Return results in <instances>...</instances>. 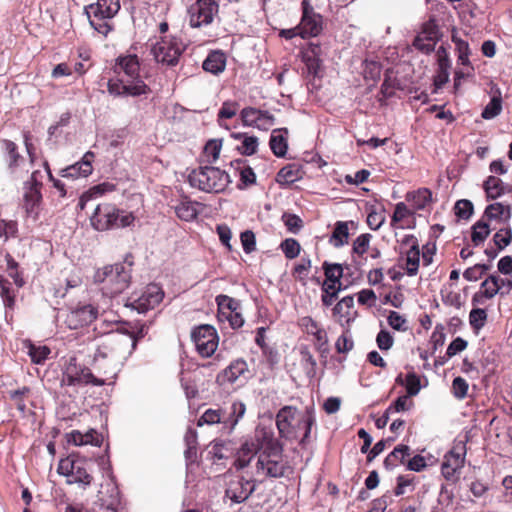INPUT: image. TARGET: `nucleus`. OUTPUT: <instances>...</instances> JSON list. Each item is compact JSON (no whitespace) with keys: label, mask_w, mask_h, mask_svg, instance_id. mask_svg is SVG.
<instances>
[{"label":"nucleus","mask_w":512,"mask_h":512,"mask_svg":"<svg viewBox=\"0 0 512 512\" xmlns=\"http://www.w3.org/2000/svg\"><path fill=\"white\" fill-rule=\"evenodd\" d=\"M316 419L312 408L304 413L294 406H284L276 414V426L281 438L286 440H299L304 447L309 442L312 426Z\"/></svg>","instance_id":"f257e3e1"},{"label":"nucleus","mask_w":512,"mask_h":512,"mask_svg":"<svg viewBox=\"0 0 512 512\" xmlns=\"http://www.w3.org/2000/svg\"><path fill=\"white\" fill-rule=\"evenodd\" d=\"M132 212H127L111 203L98 204L90 217L91 226L99 232L130 227L135 222Z\"/></svg>","instance_id":"f03ea898"},{"label":"nucleus","mask_w":512,"mask_h":512,"mask_svg":"<svg viewBox=\"0 0 512 512\" xmlns=\"http://www.w3.org/2000/svg\"><path fill=\"white\" fill-rule=\"evenodd\" d=\"M131 263H116L99 269L94 276L103 295L113 298L128 288L131 281Z\"/></svg>","instance_id":"7ed1b4c3"},{"label":"nucleus","mask_w":512,"mask_h":512,"mask_svg":"<svg viewBox=\"0 0 512 512\" xmlns=\"http://www.w3.org/2000/svg\"><path fill=\"white\" fill-rule=\"evenodd\" d=\"M230 182L224 170L209 165L199 166L188 174L189 185L205 193H221Z\"/></svg>","instance_id":"20e7f679"},{"label":"nucleus","mask_w":512,"mask_h":512,"mask_svg":"<svg viewBox=\"0 0 512 512\" xmlns=\"http://www.w3.org/2000/svg\"><path fill=\"white\" fill-rule=\"evenodd\" d=\"M120 10L119 0H96L85 7L90 25L99 33L107 36L112 30L111 19Z\"/></svg>","instance_id":"39448f33"},{"label":"nucleus","mask_w":512,"mask_h":512,"mask_svg":"<svg viewBox=\"0 0 512 512\" xmlns=\"http://www.w3.org/2000/svg\"><path fill=\"white\" fill-rule=\"evenodd\" d=\"M466 443L462 440H456L452 448L444 455L441 464V474L446 481L456 484L460 478V473L466 459Z\"/></svg>","instance_id":"423d86ee"},{"label":"nucleus","mask_w":512,"mask_h":512,"mask_svg":"<svg viewBox=\"0 0 512 512\" xmlns=\"http://www.w3.org/2000/svg\"><path fill=\"white\" fill-rule=\"evenodd\" d=\"M129 348V339L121 336L120 332L108 333L106 338L98 345L94 355L95 361L99 359H125L127 357V349Z\"/></svg>","instance_id":"0eeeda50"},{"label":"nucleus","mask_w":512,"mask_h":512,"mask_svg":"<svg viewBox=\"0 0 512 512\" xmlns=\"http://www.w3.org/2000/svg\"><path fill=\"white\" fill-rule=\"evenodd\" d=\"M183 50L184 46L177 38L165 36L153 45L152 54L158 63L175 66Z\"/></svg>","instance_id":"6e6552de"},{"label":"nucleus","mask_w":512,"mask_h":512,"mask_svg":"<svg viewBox=\"0 0 512 512\" xmlns=\"http://www.w3.org/2000/svg\"><path fill=\"white\" fill-rule=\"evenodd\" d=\"M219 11V0H196L189 9V24L193 28L210 25Z\"/></svg>","instance_id":"1a4fd4ad"},{"label":"nucleus","mask_w":512,"mask_h":512,"mask_svg":"<svg viewBox=\"0 0 512 512\" xmlns=\"http://www.w3.org/2000/svg\"><path fill=\"white\" fill-rule=\"evenodd\" d=\"M191 338L197 352L204 358L211 357L218 347V334L211 325L205 324L194 328L191 332Z\"/></svg>","instance_id":"9d476101"},{"label":"nucleus","mask_w":512,"mask_h":512,"mask_svg":"<svg viewBox=\"0 0 512 512\" xmlns=\"http://www.w3.org/2000/svg\"><path fill=\"white\" fill-rule=\"evenodd\" d=\"M57 471L60 475L67 477L68 484H79L84 489L88 487L93 480L92 475L88 473L83 463L71 457L61 459Z\"/></svg>","instance_id":"9b49d317"},{"label":"nucleus","mask_w":512,"mask_h":512,"mask_svg":"<svg viewBox=\"0 0 512 512\" xmlns=\"http://www.w3.org/2000/svg\"><path fill=\"white\" fill-rule=\"evenodd\" d=\"M441 36L436 19L434 17H430L423 23L421 31L415 37L413 47L422 53L429 54L434 51Z\"/></svg>","instance_id":"f8f14e48"},{"label":"nucleus","mask_w":512,"mask_h":512,"mask_svg":"<svg viewBox=\"0 0 512 512\" xmlns=\"http://www.w3.org/2000/svg\"><path fill=\"white\" fill-rule=\"evenodd\" d=\"M108 92L114 96H140L150 92L148 85L143 80H129L124 76L110 79L107 84Z\"/></svg>","instance_id":"ddd939ff"},{"label":"nucleus","mask_w":512,"mask_h":512,"mask_svg":"<svg viewBox=\"0 0 512 512\" xmlns=\"http://www.w3.org/2000/svg\"><path fill=\"white\" fill-rule=\"evenodd\" d=\"M164 297V292L156 284H150L146 287L140 296H131L126 303L127 307H131L138 313H145L150 309H154Z\"/></svg>","instance_id":"4468645a"},{"label":"nucleus","mask_w":512,"mask_h":512,"mask_svg":"<svg viewBox=\"0 0 512 512\" xmlns=\"http://www.w3.org/2000/svg\"><path fill=\"white\" fill-rule=\"evenodd\" d=\"M256 472L269 478H282L292 473V468L288 461L282 457L258 456L256 462Z\"/></svg>","instance_id":"2eb2a0df"},{"label":"nucleus","mask_w":512,"mask_h":512,"mask_svg":"<svg viewBox=\"0 0 512 512\" xmlns=\"http://www.w3.org/2000/svg\"><path fill=\"white\" fill-rule=\"evenodd\" d=\"M302 17L298 24L302 32V38L315 37L319 35L323 29V18L315 12L314 8L309 4L308 0H303Z\"/></svg>","instance_id":"dca6fc26"},{"label":"nucleus","mask_w":512,"mask_h":512,"mask_svg":"<svg viewBox=\"0 0 512 512\" xmlns=\"http://www.w3.org/2000/svg\"><path fill=\"white\" fill-rule=\"evenodd\" d=\"M254 442L257 444L258 456L282 457L283 445L273 436L271 431L261 429L256 431Z\"/></svg>","instance_id":"f3484780"},{"label":"nucleus","mask_w":512,"mask_h":512,"mask_svg":"<svg viewBox=\"0 0 512 512\" xmlns=\"http://www.w3.org/2000/svg\"><path fill=\"white\" fill-rule=\"evenodd\" d=\"M240 118L244 126L268 130L274 125L275 117L266 110L254 107H245L240 111Z\"/></svg>","instance_id":"a211bd4d"},{"label":"nucleus","mask_w":512,"mask_h":512,"mask_svg":"<svg viewBox=\"0 0 512 512\" xmlns=\"http://www.w3.org/2000/svg\"><path fill=\"white\" fill-rule=\"evenodd\" d=\"M62 381L69 386L82 383L93 384L95 386H102L105 384V380L96 378L89 368L79 367L73 363H70L66 368Z\"/></svg>","instance_id":"6ab92c4d"},{"label":"nucleus","mask_w":512,"mask_h":512,"mask_svg":"<svg viewBox=\"0 0 512 512\" xmlns=\"http://www.w3.org/2000/svg\"><path fill=\"white\" fill-rule=\"evenodd\" d=\"M97 317L98 308L85 304L72 309L66 317V323L70 329H79L90 325Z\"/></svg>","instance_id":"aec40b11"},{"label":"nucleus","mask_w":512,"mask_h":512,"mask_svg":"<svg viewBox=\"0 0 512 512\" xmlns=\"http://www.w3.org/2000/svg\"><path fill=\"white\" fill-rule=\"evenodd\" d=\"M333 318L341 327H350L358 316L355 309L354 297L351 295L343 297L332 309Z\"/></svg>","instance_id":"412c9836"},{"label":"nucleus","mask_w":512,"mask_h":512,"mask_svg":"<svg viewBox=\"0 0 512 512\" xmlns=\"http://www.w3.org/2000/svg\"><path fill=\"white\" fill-rule=\"evenodd\" d=\"M249 374L248 364L242 359H236L230 363L221 373L216 377V382L220 385L226 383L233 384L240 378L247 379Z\"/></svg>","instance_id":"4be33fe9"},{"label":"nucleus","mask_w":512,"mask_h":512,"mask_svg":"<svg viewBox=\"0 0 512 512\" xmlns=\"http://www.w3.org/2000/svg\"><path fill=\"white\" fill-rule=\"evenodd\" d=\"M118 76L129 80H142L139 76L140 63L136 55L119 56L114 67Z\"/></svg>","instance_id":"5701e85b"},{"label":"nucleus","mask_w":512,"mask_h":512,"mask_svg":"<svg viewBox=\"0 0 512 512\" xmlns=\"http://www.w3.org/2000/svg\"><path fill=\"white\" fill-rule=\"evenodd\" d=\"M255 484L250 480L240 477L230 482L226 490V496L234 503H242L255 491Z\"/></svg>","instance_id":"b1692460"},{"label":"nucleus","mask_w":512,"mask_h":512,"mask_svg":"<svg viewBox=\"0 0 512 512\" xmlns=\"http://www.w3.org/2000/svg\"><path fill=\"white\" fill-rule=\"evenodd\" d=\"M94 157L95 154L93 152H86L80 161L62 169L60 175L64 178L71 179L89 176L93 171L92 162Z\"/></svg>","instance_id":"393cba45"},{"label":"nucleus","mask_w":512,"mask_h":512,"mask_svg":"<svg viewBox=\"0 0 512 512\" xmlns=\"http://www.w3.org/2000/svg\"><path fill=\"white\" fill-rule=\"evenodd\" d=\"M246 412V406L241 401H234L228 408L222 407V425L223 429H226L231 433L239 420L244 416Z\"/></svg>","instance_id":"a878e982"},{"label":"nucleus","mask_w":512,"mask_h":512,"mask_svg":"<svg viewBox=\"0 0 512 512\" xmlns=\"http://www.w3.org/2000/svg\"><path fill=\"white\" fill-rule=\"evenodd\" d=\"M415 211L407 207L404 202H399L395 206L394 213L391 217V226L394 229L411 228L414 224Z\"/></svg>","instance_id":"bb28decb"},{"label":"nucleus","mask_w":512,"mask_h":512,"mask_svg":"<svg viewBox=\"0 0 512 512\" xmlns=\"http://www.w3.org/2000/svg\"><path fill=\"white\" fill-rule=\"evenodd\" d=\"M1 144L4 150V158L7 164V168L9 172L13 174L24 162V157L19 153L18 146L15 142L8 139H3Z\"/></svg>","instance_id":"cd10ccee"},{"label":"nucleus","mask_w":512,"mask_h":512,"mask_svg":"<svg viewBox=\"0 0 512 512\" xmlns=\"http://www.w3.org/2000/svg\"><path fill=\"white\" fill-rule=\"evenodd\" d=\"M511 217V210L509 206H504L502 203L496 202L488 205L483 213L482 218L488 223L492 221L501 223H508Z\"/></svg>","instance_id":"c85d7f7f"},{"label":"nucleus","mask_w":512,"mask_h":512,"mask_svg":"<svg viewBox=\"0 0 512 512\" xmlns=\"http://www.w3.org/2000/svg\"><path fill=\"white\" fill-rule=\"evenodd\" d=\"M288 129L280 128L274 129L271 133L269 146L273 154L282 158L285 157L288 149V141H287Z\"/></svg>","instance_id":"c756f323"},{"label":"nucleus","mask_w":512,"mask_h":512,"mask_svg":"<svg viewBox=\"0 0 512 512\" xmlns=\"http://www.w3.org/2000/svg\"><path fill=\"white\" fill-rule=\"evenodd\" d=\"M257 454L259 453L257 452V444L254 442V440H246L241 445L237 452V457L234 461V466L238 470L247 467L250 464L253 457Z\"/></svg>","instance_id":"7c9ffc66"},{"label":"nucleus","mask_w":512,"mask_h":512,"mask_svg":"<svg viewBox=\"0 0 512 512\" xmlns=\"http://www.w3.org/2000/svg\"><path fill=\"white\" fill-rule=\"evenodd\" d=\"M483 189L488 200H495L506 192H511L512 188H506L503 181L496 176H488L483 183Z\"/></svg>","instance_id":"2f4dec72"},{"label":"nucleus","mask_w":512,"mask_h":512,"mask_svg":"<svg viewBox=\"0 0 512 512\" xmlns=\"http://www.w3.org/2000/svg\"><path fill=\"white\" fill-rule=\"evenodd\" d=\"M226 67V57L221 51H213L208 54L202 63L204 71L218 75L223 72Z\"/></svg>","instance_id":"473e14b6"},{"label":"nucleus","mask_w":512,"mask_h":512,"mask_svg":"<svg viewBox=\"0 0 512 512\" xmlns=\"http://www.w3.org/2000/svg\"><path fill=\"white\" fill-rule=\"evenodd\" d=\"M322 269L326 278L323 283L344 289L342 281L343 269L341 268V264L324 261Z\"/></svg>","instance_id":"72a5a7b5"},{"label":"nucleus","mask_w":512,"mask_h":512,"mask_svg":"<svg viewBox=\"0 0 512 512\" xmlns=\"http://www.w3.org/2000/svg\"><path fill=\"white\" fill-rule=\"evenodd\" d=\"M494 283L490 281V275L481 283L479 291L474 293L471 299L473 306L484 305L486 300L494 298L499 292H495Z\"/></svg>","instance_id":"f704fd0d"},{"label":"nucleus","mask_w":512,"mask_h":512,"mask_svg":"<svg viewBox=\"0 0 512 512\" xmlns=\"http://www.w3.org/2000/svg\"><path fill=\"white\" fill-rule=\"evenodd\" d=\"M406 200L412 203L414 211L423 210L432 201V192L428 188H420L407 193Z\"/></svg>","instance_id":"c9c22d12"},{"label":"nucleus","mask_w":512,"mask_h":512,"mask_svg":"<svg viewBox=\"0 0 512 512\" xmlns=\"http://www.w3.org/2000/svg\"><path fill=\"white\" fill-rule=\"evenodd\" d=\"M301 179V170L296 164H288L277 173L276 181L280 185H289Z\"/></svg>","instance_id":"e433bc0d"},{"label":"nucleus","mask_w":512,"mask_h":512,"mask_svg":"<svg viewBox=\"0 0 512 512\" xmlns=\"http://www.w3.org/2000/svg\"><path fill=\"white\" fill-rule=\"evenodd\" d=\"M231 136L235 139H242V143L237 147V150L246 156H251L257 152L258 138L256 136H248L245 133H232Z\"/></svg>","instance_id":"4c0bfd02"},{"label":"nucleus","mask_w":512,"mask_h":512,"mask_svg":"<svg viewBox=\"0 0 512 512\" xmlns=\"http://www.w3.org/2000/svg\"><path fill=\"white\" fill-rule=\"evenodd\" d=\"M471 230V241L475 246H479L484 243L491 232L490 223L481 217V219L472 226Z\"/></svg>","instance_id":"58836bf2"},{"label":"nucleus","mask_w":512,"mask_h":512,"mask_svg":"<svg viewBox=\"0 0 512 512\" xmlns=\"http://www.w3.org/2000/svg\"><path fill=\"white\" fill-rule=\"evenodd\" d=\"M348 222L338 221L335 224L334 230L330 237L329 242L334 247H341L348 243L349 229Z\"/></svg>","instance_id":"ea45409f"},{"label":"nucleus","mask_w":512,"mask_h":512,"mask_svg":"<svg viewBox=\"0 0 512 512\" xmlns=\"http://www.w3.org/2000/svg\"><path fill=\"white\" fill-rule=\"evenodd\" d=\"M502 111V97L499 89H496L490 102L483 109L481 116L483 119L490 120L498 116Z\"/></svg>","instance_id":"a19ab883"},{"label":"nucleus","mask_w":512,"mask_h":512,"mask_svg":"<svg viewBox=\"0 0 512 512\" xmlns=\"http://www.w3.org/2000/svg\"><path fill=\"white\" fill-rule=\"evenodd\" d=\"M197 203L192 201H181L175 206L176 215L184 221H192L198 215Z\"/></svg>","instance_id":"79ce46f5"},{"label":"nucleus","mask_w":512,"mask_h":512,"mask_svg":"<svg viewBox=\"0 0 512 512\" xmlns=\"http://www.w3.org/2000/svg\"><path fill=\"white\" fill-rule=\"evenodd\" d=\"M452 41L456 46L458 62L461 65L470 67L473 70V68L470 66L469 61L470 49L468 42L461 39L456 33L452 34Z\"/></svg>","instance_id":"37998d69"},{"label":"nucleus","mask_w":512,"mask_h":512,"mask_svg":"<svg viewBox=\"0 0 512 512\" xmlns=\"http://www.w3.org/2000/svg\"><path fill=\"white\" fill-rule=\"evenodd\" d=\"M236 169L239 170L240 181L238 185L240 189L255 184L256 175L250 166H247L242 160H236Z\"/></svg>","instance_id":"c03bdc74"},{"label":"nucleus","mask_w":512,"mask_h":512,"mask_svg":"<svg viewBox=\"0 0 512 512\" xmlns=\"http://www.w3.org/2000/svg\"><path fill=\"white\" fill-rule=\"evenodd\" d=\"M410 455V448L407 445H399L386 456V467L404 464L406 457Z\"/></svg>","instance_id":"a18cd8bd"},{"label":"nucleus","mask_w":512,"mask_h":512,"mask_svg":"<svg viewBox=\"0 0 512 512\" xmlns=\"http://www.w3.org/2000/svg\"><path fill=\"white\" fill-rule=\"evenodd\" d=\"M222 407L207 409L198 419L197 426L222 424Z\"/></svg>","instance_id":"49530a36"},{"label":"nucleus","mask_w":512,"mask_h":512,"mask_svg":"<svg viewBox=\"0 0 512 512\" xmlns=\"http://www.w3.org/2000/svg\"><path fill=\"white\" fill-rule=\"evenodd\" d=\"M487 317L488 315L485 309L474 306L469 313L470 326L475 332H478L485 326Z\"/></svg>","instance_id":"de8ad7c7"},{"label":"nucleus","mask_w":512,"mask_h":512,"mask_svg":"<svg viewBox=\"0 0 512 512\" xmlns=\"http://www.w3.org/2000/svg\"><path fill=\"white\" fill-rule=\"evenodd\" d=\"M239 103L237 101L233 100H227L222 103L221 108L218 111L217 114V122L220 126H222V120L224 119H231L234 116H236L238 110H239Z\"/></svg>","instance_id":"09e8293b"},{"label":"nucleus","mask_w":512,"mask_h":512,"mask_svg":"<svg viewBox=\"0 0 512 512\" xmlns=\"http://www.w3.org/2000/svg\"><path fill=\"white\" fill-rule=\"evenodd\" d=\"M406 254V272L409 276H415L419 270L420 250L419 247L415 249H408Z\"/></svg>","instance_id":"8fccbe9b"},{"label":"nucleus","mask_w":512,"mask_h":512,"mask_svg":"<svg viewBox=\"0 0 512 512\" xmlns=\"http://www.w3.org/2000/svg\"><path fill=\"white\" fill-rule=\"evenodd\" d=\"M397 381H400L402 384L405 385L406 391L408 396L412 397L419 393L421 385H420V378L419 376L414 373L410 372L406 375L404 382L401 379V375L397 377Z\"/></svg>","instance_id":"3c124183"},{"label":"nucleus","mask_w":512,"mask_h":512,"mask_svg":"<svg viewBox=\"0 0 512 512\" xmlns=\"http://www.w3.org/2000/svg\"><path fill=\"white\" fill-rule=\"evenodd\" d=\"M42 195L37 187H29L24 195L25 209L28 214L34 212L35 207L40 203Z\"/></svg>","instance_id":"603ef678"},{"label":"nucleus","mask_w":512,"mask_h":512,"mask_svg":"<svg viewBox=\"0 0 512 512\" xmlns=\"http://www.w3.org/2000/svg\"><path fill=\"white\" fill-rule=\"evenodd\" d=\"M28 355L31 361L35 364H42L50 354V349L47 346H36L31 342L27 344Z\"/></svg>","instance_id":"864d4df0"},{"label":"nucleus","mask_w":512,"mask_h":512,"mask_svg":"<svg viewBox=\"0 0 512 512\" xmlns=\"http://www.w3.org/2000/svg\"><path fill=\"white\" fill-rule=\"evenodd\" d=\"M321 290L322 304L325 307H329L338 299V295L343 289L334 287L333 285H328L327 283H322Z\"/></svg>","instance_id":"5fc2aeb1"},{"label":"nucleus","mask_w":512,"mask_h":512,"mask_svg":"<svg viewBox=\"0 0 512 512\" xmlns=\"http://www.w3.org/2000/svg\"><path fill=\"white\" fill-rule=\"evenodd\" d=\"M222 148L221 139H211L204 146V156L207 162L214 163L219 158V154Z\"/></svg>","instance_id":"6e6d98bb"},{"label":"nucleus","mask_w":512,"mask_h":512,"mask_svg":"<svg viewBox=\"0 0 512 512\" xmlns=\"http://www.w3.org/2000/svg\"><path fill=\"white\" fill-rule=\"evenodd\" d=\"M148 332V327L145 324H141L137 330L132 332L121 333V336H125L129 339V348L127 349V355H130L135 350L137 342L142 339Z\"/></svg>","instance_id":"4d7b16f0"},{"label":"nucleus","mask_w":512,"mask_h":512,"mask_svg":"<svg viewBox=\"0 0 512 512\" xmlns=\"http://www.w3.org/2000/svg\"><path fill=\"white\" fill-rule=\"evenodd\" d=\"M512 242V230L510 227L499 229L493 236V243L498 250H503Z\"/></svg>","instance_id":"13d9d810"},{"label":"nucleus","mask_w":512,"mask_h":512,"mask_svg":"<svg viewBox=\"0 0 512 512\" xmlns=\"http://www.w3.org/2000/svg\"><path fill=\"white\" fill-rule=\"evenodd\" d=\"M353 345L354 343L350 335V327H343V333L335 343L337 352L347 353L353 348Z\"/></svg>","instance_id":"bf43d9fd"},{"label":"nucleus","mask_w":512,"mask_h":512,"mask_svg":"<svg viewBox=\"0 0 512 512\" xmlns=\"http://www.w3.org/2000/svg\"><path fill=\"white\" fill-rule=\"evenodd\" d=\"M413 406V401L408 395L399 396L390 406L386 409V422L388 421V412H401L407 411Z\"/></svg>","instance_id":"052dcab7"},{"label":"nucleus","mask_w":512,"mask_h":512,"mask_svg":"<svg viewBox=\"0 0 512 512\" xmlns=\"http://www.w3.org/2000/svg\"><path fill=\"white\" fill-rule=\"evenodd\" d=\"M280 248L283 251L284 255L288 259L296 258L301 250L300 244L297 240L293 238L285 239L281 244Z\"/></svg>","instance_id":"680f3d73"},{"label":"nucleus","mask_w":512,"mask_h":512,"mask_svg":"<svg viewBox=\"0 0 512 512\" xmlns=\"http://www.w3.org/2000/svg\"><path fill=\"white\" fill-rule=\"evenodd\" d=\"M364 70H363V74H364V78L366 80H372V81H377L380 79L381 77V64L376 62V61H369V60H365L364 61Z\"/></svg>","instance_id":"e2e57ef3"},{"label":"nucleus","mask_w":512,"mask_h":512,"mask_svg":"<svg viewBox=\"0 0 512 512\" xmlns=\"http://www.w3.org/2000/svg\"><path fill=\"white\" fill-rule=\"evenodd\" d=\"M455 214L458 218L467 220L473 214V204L470 200H458L454 206Z\"/></svg>","instance_id":"0e129e2a"},{"label":"nucleus","mask_w":512,"mask_h":512,"mask_svg":"<svg viewBox=\"0 0 512 512\" xmlns=\"http://www.w3.org/2000/svg\"><path fill=\"white\" fill-rule=\"evenodd\" d=\"M6 261L9 276L14 280L15 285L21 288L25 284V282L18 271V263L12 258L10 254L6 255Z\"/></svg>","instance_id":"69168bd1"},{"label":"nucleus","mask_w":512,"mask_h":512,"mask_svg":"<svg viewBox=\"0 0 512 512\" xmlns=\"http://www.w3.org/2000/svg\"><path fill=\"white\" fill-rule=\"evenodd\" d=\"M388 324L397 331H407L408 330V322L406 318L399 314L396 311H390L389 315L386 317Z\"/></svg>","instance_id":"338daca9"},{"label":"nucleus","mask_w":512,"mask_h":512,"mask_svg":"<svg viewBox=\"0 0 512 512\" xmlns=\"http://www.w3.org/2000/svg\"><path fill=\"white\" fill-rule=\"evenodd\" d=\"M341 268L343 269V287L344 289H347L359 278L360 274L356 267L347 263L341 264Z\"/></svg>","instance_id":"774afa93"}]
</instances>
